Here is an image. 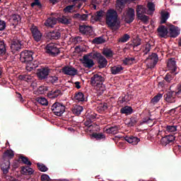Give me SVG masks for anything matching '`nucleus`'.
<instances>
[{"label":"nucleus","mask_w":181,"mask_h":181,"mask_svg":"<svg viewBox=\"0 0 181 181\" xmlns=\"http://www.w3.org/2000/svg\"><path fill=\"white\" fill-rule=\"evenodd\" d=\"M106 24L108 28H117L119 26V23L118 22V13L117 11L110 8L106 12Z\"/></svg>","instance_id":"f257e3e1"},{"label":"nucleus","mask_w":181,"mask_h":181,"mask_svg":"<svg viewBox=\"0 0 181 181\" xmlns=\"http://www.w3.org/2000/svg\"><path fill=\"white\" fill-rule=\"evenodd\" d=\"M20 61L21 63H25L27 64V70H33V64L32 62L33 61V52L29 50H24L20 54Z\"/></svg>","instance_id":"f03ea898"},{"label":"nucleus","mask_w":181,"mask_h":181,"mask_svg":"<svg viewBox=\"0 0 181 181\" xmlns=\"http://www.w3.org/2000/svg\"><path fill=\"white\" fill-rule=\"evenodd\" d=\"M23 47V41L21 40L19 37L14 36L11 40L10 49L13 54H16V53H19V52H21V50H22Z\"/></svg>","instance_id":"7ed1b4c3"},{"label":"nucleus","mask_w":181,"mask_h":181,"mask_svg":"<svg viewBox=\"0 0 181 181\" xmlns=\"http://www.w3.org/2000/svg\"><path fill=\"white\" fill-rule=\"evenodd\" d=\"M136 16L137 19L144 22V23H148L149 22V17L146 15V8L144 6L138 5L136 8Z\"/></svg>","instance_id":"20e7f679"},{"label":"nucleus","mask_w":181,"mask_h":181,"mask_svg":"<svg viewBox=\"0 0 181 181\" xmlns=\"http://www.w3.org/2000/svg\"><path fill=\"white\" fill-rule=\"evenodd\" d=\"M51 110L54 115L62 117L66 111V106L62 103L56 102L52 105Z\"/></svg>","instance_id":"39448f33"},{"label":"nucleus","mask_w":181,"mask_h":181,"mask_svg":"<svg viewBox=\"0 0 181 181\" xmlns=\"http://www.w3.org/2000/svg\"><path fill=\"white\" fill-rule=\"evenodd\" d=\"M47 54L51 56V57H56L60 54V49L57 47L54 43L47 44L45 47Z\"/></svg>","instance_id":"423d86ee"},{"label":"nucleus","mask_w":181,"mask_h":181,"mask_svg":"<svg viewBox=\"0 0 181 181\" xmlns=\"http://www.w3.org/2000/svg\"><path fill=\"white\" fill-rule=\"evenodd\" d=\"M93 57L94 60H96L98 64L99 69H105V67H107V65L108 64V61H107V59L104 57L100 52H95V54H93Z\"/></svg>","instance_id":"0eeeda50"},{"label":"nucleus","mask_w":181,"mask_h":181,"mask_svg":"<svg viewBox=\"0 0 181 181\" xmlns=\"http://www.w3.org/2000/svg\"><path fill=\"white\" fill-rule=\"evenodd\" d=\"M93 54H95V52H90L83 57V64L86 69H91L92 67H94V64H95L94 60L91 59H94Z\"/></svg>","instance_id":"6e6552de"},{"label":"nucleus","mask_w":181,"mask_h":181,"mask_svg":"<svg viewBox=\"0 0 181 181\" xmlns=\"http://www.w3.org/2000/svg\"><path fill=\"white\" fill-rule=\"evenodd\" d=\"M146 62H147V66L148 69H154L155 66L158 64V62H159V57H158V54L152 53L148 57L146 58Z\"/></svg>","instance_id":"1a4fd4ad"},{"label":"nucleus","mask_w":181,"mask_h":181,"mask_svg":"<svg viewBox=\"0 0 181 181\" xmlns=\"http://www.w3.org/2000/svg\"><path fill=\"white\" fill-rule=\"evenodd\" d=\"M51 69L49 67H44L42 69H37V77L39 80H47L50 74Z\"/></svg>","instance_id":"9d476101"},{"label":"nucleus","mask_w":181,"mask_h":181,"mask_svg":"<svg viewBox=\"0 0 181 181\" xmlns=\"http://www.w3.org/2000/svg\"><path fill=\"white\" fill-rule=\"evenodd\" d=\"M176 92L175 90L167 91L164 95V101L167 102L168 104H175L176 103Z\"/></svg>","instance_id":"9b49d317"},{"label":"nucleus","mask_w":181,"mask_h":181,"mask_svg":"<svg viewBox=\"0 0 181 181\" xmlns=\"http://www.w3.org/2000/svg\"><path fill=\"white\" fill-rule=\"evenodd\" d=\"M59 73H62L65 76H77L78 71L71 66H64L60 69Z\"/></svg>","instance_id":"f8f14e48"},{"label":"nucleus","mask_w":181,"mask_h":181,"mask_svg":"<svg viewBox=\"0 0 181 181\" xmlns=\"http://www.w3.org/2000/svg\"><path fill=\"white\" fill-rule=\"evenodd\" d=\"M105 80L104 77L96 74L90 78V84L93 87H98V86H101L104 83Z\"/></svg>","instance_id":"ddd939ff"},{"label":"nucleus","mask_w":181,"mask_h":181,"mask_svg":"<svg viewBox=\"0 0 181 181\" xmlns=\"http://www.w3.org/2000/svg\"><path fill=\"white\" fill-rule=\"evenodd\" d=\"M180 35V30L177 26L170 24L168 25V37H177Z\"/></svg>","instance_id":"4468645a"},{"label":"nucleus","mask_w":181,"mask_h":181,"mask_svg":"<svg viewBox=\"0 0 181 181\" xmlns=\"http://www.w3.org/2000/svg\"><path fill=\"white\" fill-rule=\"evenodd\" d=\"M157 32L160 37H163L164 39H166V37H168L169 35V27L160 25L157 28Z\"/></svg>","instance_id":"2eb2a0df"},{"label":"nucleus","mask_w":181,"mask_h":181,"mask_svg":"<svg viewBox=\"0 0 181 181\" xmlns=\"http://www.w3.org/2000/svg\"><path fill=\"white\" fill-rule=\"evenodd\" d=\"M47 37L51 40H59L62 37V33L59 30H54L47 34Z\"/></svg>","instance_id":"dca6fc26"},{"label":"nucleus","mask_w":181,"mask_h":181,"mask_svg":"<svg viewBox=\"0 0 181 181\" xmlns=\"http://www.w3.org/2000/svg\"><path fill=\"white\" fill-rule=\"evenodd\" d=\"M31 33L33 35V37L35 42H40L42 40V37L43 36L42 35V33L39 31L37 27H32L30 28Z\"/></svg>","instance_id":"f3484780"},{"label":"nucleus","mask_w":181,"mask_h":181,"mask_svg":"<svg viewBox=\"0 0 181 181\" xmlns=\"http://www.w3.org/2000/svg\"><path fill=\"white\" fill-rule=\"evenodd\" d=\"M135 20V10L132 8H129L127 11L126 17H125V21L127 23H132Z\"/></svg>","instance_id":"a211bd4d"},{"label":"nucleus","mask_w":181,"mask_h":181,"mask_svg":"<svg viewBox=\"0 0 181 181\" xmlns=\"http://www.w3.org/2000/svg\"><path fill=\"white\" fill-rule=\"evenodd\" d=\"M167 66L170 71L177 73V71H176V70H177V66L176 65V59L170 58L168 62Z\"/></svg>","instance_id":"6ab92c4d"},{"label":"nucleus","mask_w":181,"mask_h":181,"mask_svg":"<svg viewBox=\"0 0 181 181\" xmlns=\"http://www.w3.org/2000/svg\"><path fill=\"white\" fill-rule=\"evenodd\" d=\"M79 32L82 35H90L93 33V28L90 25H79Z\"/></svg>","instance_id":"aec40b11"},{"label":"nucleus","mask_w":181,"mask_h":181,"mask_svg":"<svg viewBox=\"0 0 181 181\" xmlns=\"http://www.w3.org/2000/svg\"><path fill=\"white\" fill-rule=\"evenodd\" d=\"M59 95H62V90L60 89L52 90L47 93L48 98H51L52 100L57 98Z\"/></svg>","instance_id":"412c9836"},{"label":"nucleus","mask_w":181,"mask_h":181,"mask_svg":"<svg viewBox=\"0 0 181 181\" xmlns=\"http://www.w3.org/2000/svg\"><path fill=\"white\" fill-rule=\"evenodd\" d=\"M125 122L127 127H135V125H136V122H138V119L136 118V117L133 116L130 118L127 119Z\"/></svg>","instance_id":"4be33fe9"},{"label":"nucleus","mask_w":181,"mask_h":181,"mask_svg":"<svg viewBox=\"0 0 181 181\" xmlns=\"http://www.w3.org/2000/svg\"><path fill=\"white\" fill-rule=\"evenodd\" d=\"M56 23H57V18L53 17L47 18L45 22V25L47 28H53V25H56Z\"/></svg>","instance_id":"5701e85b"},{"label":"nucleus","mask_w":181,"mask_h":181,"mask_svg":"<svg viewBox=\"0 0 181 181\" xmlns=\"http://www.w3.org/2000/svg\"><path fill=\"white\" fill-rule=\"evenodd\" d=\"M122 70H124V67H122L120 65L110 67L111 74H113L114 76L117 74H119V73H121Z\"/></svg>","instance_id":"b1692460"},{"label":"nucleus","mask_w":181,"mask_h":181,"mask_svg":"<svg viewBox=\"0 0 181 181\" xmlns=\"http://www.w3.org/2000/svg\"><path fill=\"white\" fill-rule=\"evenodd\" d=\"M121 114H125L126 115H131L134 112V110L131 106H124L120 110Z\"/></svg>","instance_id":"393cba45"},{"label":"nucleus","mask_w":181,"mask_h":181,"mask_svg":"<svg viewBox=\"0 0 181 181\" xmlns=\"http://www.w3.org/2000/svg\"><path fill=\"white\" fill-rule=\"evenodd\" d=\"M74 100L78 103H83L86 101V98H84V94L82 92H76L74 95Z\"/></svg>","instance_id":"a878e982"},{"label":"nucleus","mask_w":181,"mask_h":181,"mask_svg":"<svg viewBox=\"0 0 181 181\" xmlns=\"http://www.w3.org/2000/svg\"><path fill=\"white\" fill-rule=\"evenodd\" d=\"M58 22L62 23L63 25H70L71 23V19L69 18V17L66 16H62L59 17L57 19Z\"/></svg>","instance_id":"bb28decb"},{"label":"nucleus","mask_w":181,"mask_h":181,"mask_svg":"<svg viewBox=\"0 0 181 181\" xmlns=\"http://www.w3.org/2000/svg\"><path fill=\"white\" fill-rule=\"evenodd\" d=\"M176 74H177V72L170 71V72H168L164 78L165 81L167 83H170V81L175 78V76H176Z\"/></svg>","instance_id":"cd10ccee"},{"label":"nucleus","mask_w":181,"mask_h":181,"mask_svg":"<svg viewBox=\"0 0 181 181\" xmlns=\"http://www.w3.org/2000/svg\"><path fill=\"white\" fill-rule=\"evenodd\" d=\"M103 54L107 59H111L114 56V52L112 51L111 49L109 48H104L103 50Z\"/></svg>","instance_id":"c85d7f7f"},{"label":"nucleus","mask_w":181,"mask_h":181,"mask_svg":"<svg viewBox=\"0 0 181 181\" xmlns=\"http://www.w3.org/2000/svg\"><path fill=\"white\" fill-rule=\"evenodd\" d=\"M11 25H13V26H16V25H18L21 21V16H19V14H13L11 16Z\"/></svg>","instance_id":"c756f323"},{"label":"nucleus","mask_w":181,"mask_h":181,"mask_svg":"<svg viewBox=\"0 0 181 181\" xmlns=\"http://www.w3.org/2000/svg\"><path fill=\"white\" fill-rule=\"evenodd\" d=\"M170 16V13L168 11H165L161 13V20L160 23L161 25H163V23H166V21L169 19V17Z\"/></svg>","instance_id":"7c9ffc66"},{"label":"nucleus","mask_w":181,"mask_h":181,"mask_svg":"<svg viewBox=\"0 0 181 181\" xmlns=\"http://www.w3.org/2000/svg\"><path fill=\"white\" fill-rule=\"evenodd\" d=\"M46 81L51 83V84H56L59 81V77L56 75H48Z\"/></svg>","instance_id":"2f4dec72"},{"label":"nucleus","mask_w":181,"mask_h":181,"mask_svg":"<svg viewBox=\"0 0 181 181\" xmlns=\"http://www.w3.org/2000/svg\"><path fill=\"white\" fill-rule=\"evenodd\" d=\"M83 110L84 108L83 107V106L76 105L72 108V112L75 115H80L81 112H83Z\"/></svg>","instance_id":"473e14b6"},{"label":"nucleus","mask_w":181,"mask_h":181,"mask_svg":"<svg viewBox=\"0 0 181 181\" xmlns=\"http://www.w3.org/2000/svg\"><path fill=\"white\" fill-rule=\"evenodd\" d=\"M129 101V95L127 94H122L118 100L119 104H125Z\"/></svg>","instance_id":"72a5a7b5"},{"label":"nucleus","mask_w":181,"mask_h":181,"mask_svg":"<svg viewBox=\"0 0 181 181\" xmlns=\"http://www.w3.org/2000/svg\"><path fill=\"white\" fill-rule=\"evenodd\" d=\"M134 62H135V57H127L122 60V63L123 64H124V66H129L131 64H134Z\"/></svg>","instance_id":"f704fd0d"},{"label":"nucleus","mask_w":181,"mask_h":181,"mask_svg":"<svg viewBox=\"0 0 181 181\" xmlns=\"http://www.w3.org/2000/svg\"><path fill=\"white\" fill-rule=\"evenodd\" d=\"M118 132V126L110 127L105 129L106 134H112V135H115Z\"/></svg>","instance_id":"c9c22d12"},{"label":"nucleus","mask_w":181,"mask_h":181,"mask_svg":"<svg viewBox=\"0 0 181 181\" xmlns=\"http://www.w3.org/2000/svg\"><path fill=\"white\" fill-rule=\"evenodd\" d=\"M97 108L99 112H104V111L108 109V105L105 103H100L98 105Z\"/></svg>","instance_id":"e433bc0d"},{"label":"nucleus","mask_w":181,"mask_h":181,"mask_svg":"<svg viewBox=\"0 0 181 181\" xmlns=\"http://www.w3.org/2000/svg\"><path fill=\"white\" fill-rule=\"evenodd\" d=\"M74 19H79V21H86L88 18V14H80V13H75L73 16Z\"/></svg>","instance_id":"4c0bfd02"},{"label":"nucleus","mask_w":181,"mask_h":181,"mask_svg":"<svg viewBox=\"0 0 181 181\" xmlns=\"http://www.w3.org/2000/svg\"><path fill=\"white\" fill-rule=\"evenodd\" d=\"M163 97V95L161 93H158L156 96H154L151 100V104H153L155 105V104H158V103H159V101H160V99Z\"/></svg>","instance_id":"58836bf2"},{"label":"nucleus","mask_w":181,"mask_h":181,"mask_svg":"<svg viewBox=\"0 0 181 181\" xmlns=\"http://www.w3.org/2000/svg\"><path fill=\"white\" fill-rule=\"evenodd\" d=\"M93 43H94V45H103V43H105V39H104L103 36L95 37L93 40Z\"/></svg>","instance_id":"ea45409f"},{"label":"nucleus","mask_w":181,"mask_h":181,"mask_svg":"<svg viewBox=\"0 0 181 181\" xmlns=\"http://www.w3.org/2000/svg\"><path fill=\"white\" fill-rule=\"evenodd\" d=\"M129 39H131V36L128 34H124L118 39L117 42L119 43H127Z\"/></svg>","instance_id":"a19ab883"},{"label":"nucleus","mask_w":181,"mask_h":181,"mask_svg":"<svg viewBox=\"0 0 181 181\" xmlns=\"http://www.w3.org/2000/svg\"><path fill=\"white\" fill-rule=\"evenodd\" d=\"M105 13V12L102 10L97 11L96 15L95 16V18H94L95 21L96 22H98V21H100L103 18V16H104Z\"/></svg>","instance_id":"79ce46f5"},{"label":"nucleus","mask_w":181,"mask_h":181,"mask_svg":"<svg viewBox=\"0 0 181 181\" xmlns=\"http://www.w3.org/2000/svg\"><path fill=\"white\" fill-rule=\"evenodd\" d=\"M31 8L37 7L39 9H42V3H40V0H33V2L30 4Z\"/></svg>","instance_id":"37998d69"},{"label":"nucleus","mask_w":181,"mask_h":181,"mask_svg":"<svg viewBox=\"0 0 181 181\" xmlns=\"http://www.w3.org/2000/svg\"><path fill=\"white\" fill-rule=\"evenodd\" d=\"M167 132H176L177 131V126L175 125H168L165 127Z\"/></svg>","instance_id":"c03bdc74"},{"label":"nucleus","mask_w":181,"mask_h":181,"mask_svg":"<svg viewBox=\"0 0 181 181\" xmlns=\"http://www.w3.org/2000/svg\"><path fill=\"white\" fill-rule=\"evenodd\" d=\"M6 52V47L5 46V42L0 41V54H5Z\"/></svg>","instance_id":"a18cd8bd"},{"label":"nucleus","mask_w":181,"mask_h":181,"mask_svg":"<svg viewBox=\"0 0 181 181\" xmlns=\"http://www.w3.org/2000/svg\"><path fill=\"white\" fill-rule=\"evenodd\" d=\"M92 124L93 122L87 117L86 121L84 122V125L87 127V131H91V127H93Z\"/></svg>","instance_id":"49530a36"},{"label":"nucleus","mask_w":181,"mask_h":181,"mask_svg":"<svg viewBox=\"0 0 181 181\" xmlns=\"http://www.w3.org/2000/svg\"><path fill=\"white\" fill-rule=\"evenodd\" d=\"M37 101L40 104H41V105H48L49 104L47 99L45 98H38Z\"/></svg>","instance_id":"de8ad7c7"},{"label":"nucleus","mask_w":181,"mask_h":181,"mask_svg":"<svg viewBox=\"0 0 181 181\" xmlns=\"http://www.w3.org/2000/svg\"><path fill=\"white\" fill-rule=\"evenodd\" d=\"M97 90L99 91V94H104V91H105V86L102 83L97 86Z\"/></svg>","instance_id":"09e8293b"},{"label":"nucleus","mask_w":181,"mask_h":181,"mask_svg":"<svg viewBox=\"0 0 181 181\" xmlns=\"http://www.w3.org/2000/svg\"><path fill=\"white\" fill-rule=\"evenodd\" d=\"M151 44H149V43L146 44L145 48L143 50L144 54H148V53H149V52H151Z\"/></svg>","instance_id":"8fccbe9b"},{"label":"nucleus","mask_w":181,"mask_h":181,"mask_svg":"<svg viewBox=\"0 0 181 181\" xmlns=\"http://www.w3.org/2000/svg\"><path fill=\"white\" fill-rule=\"evenodd\" d=\"M87 118L93 122L97 118V115L95 113L88 114Z\"/></svg>","instance_id":"3c124183"},{"label":"nucleus","mask_w":181,"mask_h":181,"mask_svg":"<svg viewBox=\"0 0 181 181\" xmlns=\"http://www.w3.org/2000/svg\"><path fill=\"white\" fill-rule=\"evenodd\" d=\"M73 8H74V5L67 6L64 8V12H65V13H70L73 11Z\"/></svg>","instance_id":"603ef678"},{"label":"nucleus","mask_w":181,"mask_h":181,"mask_svg":"<svg viewBox=\"0 0 181 181\" xmlns=\"http://www.w3.org/2000/svg\"><path fill=\"white\" fill-rule=\"evenodd\" d=\"M6 28V22L0 19V31L5 30Z\"/></svg>","instance_id":"864d4df0"},{"label":"nucleus","mask_w":181,"mask_h":181,"mask_svg":"<svg viewBox=\"0 0 181 181\" xmlns=\"http://www.w3.org/2000/svg\"><path fill=\"white\" fill-rule=\"evenodd\" d=\"M20 80H23V81H30V78L28 75H21L19 76Z\"/></svg>","instance_id":"5fc2aeb1"},{"label":"nucleus","mask_w":181,"mask_h":181,"mask_svg":"<svg viewBox=\"0 0 181 181\" xmlns=\"http://www.w3.org/2000/svg\"><path fill=\"white\" fill-rule=\"evenodd\" d=\"M147 7L148 8V11H150L151 12H153V11H155V4H153V3L152 2H149L147 4Z\"/></svg>","instance_id":"6e6d98bb"},{"label":"nucleus","mask_w":181,"mask_h":181,"mask_svg":"<svg viewBox=\"0 0 181 181\" xmlns=\"http://www.w3.org/2000/svg\"><path fill=\"white\" fill-rule=\"evenodd\" d=\"M177 90H175L176 95L179 97V95H181V83L178 84L176 87Z\"/></svg>","instance_id":"4d7b16f0"},{"label":"nucleus","mask_w":181,"mask_h":181,"mask_svg":"<svg viewBox=\"0 0 181 181\" xmlns=\"http://www.w3.org/2000/svg\"><path fill=\"white\" fill-rule=\"evenodd\" d=\"M141 39L136 40V41L134 42V49H136L138 46H141Z\"/></svg>","instance_id":"13d9d810"},{"label":"nucleus","mask_w":181,"mask_h":181,"mask_svg":"<svg viewBox=\"0 0 181 181\" xmlns=\"http://www.w3.org/2000/svg\"><path fill=\"white\" fill-rule=\"evenodd\" d=\"M39 94H45V86H40L37 89Z\"/></svg>","instance_id":"bf43d9fd"},{"label":"nucleus","mask_w":181,"mask_h":181,"mask_svg":"<svg viewBox=\"0 0 181 181\" xmlns=\"http://www.w3.org/2000/svg\"><path fill=\"white\" fill-rule=\"evenodd\" d=\"M74 84L76 88H77L78 90H80V88H81V86H80L81 83L79 81H76Z\"/></svg>","instance_id":"052dcab7"},{"label":"nucleus","mask_w":181,"mask_h":181,"mask_svg":"<svg viewBox=\"0 0 181 181\" xmlns=\"http://www.w3.org/2000/svg\"><path fill=\"white\" fill-rule=\"evenodd\" d=\"M165 83H166V81H160L158 83L159 87H165Z\"/></svg>","instance_id":"680f3d73"},{"label":"nucleus","mask_w":181,"mask_h":181,"mask_svg":"<svg viewBox=\"0 0 181 181\" xmlns=\"http://www.w3.org/2000/svg\"><path fill=\"white\" fill-rule=\"evenodd\" d=\"M90 136H104L103 134H97V133H93Z\"/></svg>","instance_id":"e2e57ef3"},{"label":"nucleus","mask_w":181,"mask_h":181,"mask_svg":"<svg viewBox=\"0 0 181 181\" xmlns=\"http://www.w3.org/2000/svg\"><path fill=\"white\" fill-rule=\"evenodd\" d=\"M75 40H76V42H83V37H81L80 36L76 37Z\"/></svg>","instance_id":"0e129e2a"},{"label":"nucleus","mask_w":181,"mask_h":181,"mask_svg":"<svg viewBox=\"0 0 181 181\" xmlns=\"http://www.w3.org/2000/svg\"><path fill=\"white\" fill-rule=\"evenodd\" d=\"M17 97L20 101H23V98H22V95L21 93H17Z\"/></svg>","instance_id":"69168bd1"},{"label":"nucleus","mask_w":181,"mask_h":181,"mask_svg":"<svg viewBox=\"0 0 181 181\" xmlns=\"http://www.w3.org/2000/svg\"><path fill=\"white\" fill-rule=\"evenodd\" d=\"M176 110L175 108L169 110L168 114H175Z\"/></svg>","instance_id":"338daca9"},{"label":"nucleus","mask_w":181,"mask_h":181,"mask_svg":"<svg viewBox=\"0 0 181 181\" xmlns=\"http://www.w3.org/2000/svg\"><path fill=\"white\" fill-rule=\"evenodd\" d=\"M52 4H54L56 2H57L59 0H49Z\"/></svg>","instance_id":"774afa93"}]
</instances>
